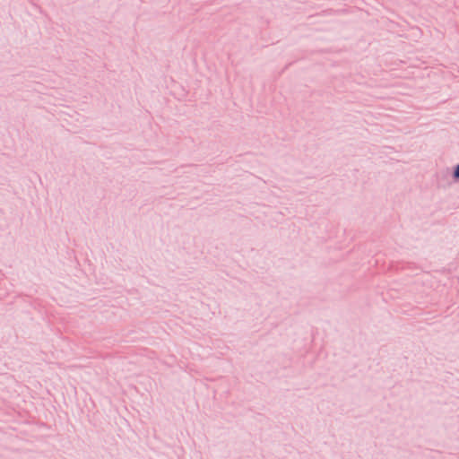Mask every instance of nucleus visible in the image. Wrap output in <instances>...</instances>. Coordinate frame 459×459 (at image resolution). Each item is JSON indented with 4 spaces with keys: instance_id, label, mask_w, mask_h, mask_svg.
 Listing matches in <instances>:
<instances>
[{
    "instance_id": "1",
    "label": "nucleus",
    "mask_w": 459,
    "mask_h": 459,
    "mask_svg": "<svg viewBox=\"0 0 459 459\" xmlns=\"http://www.w3.org/2000/svg\"><path fill=\"white\" fill-rule=\"evenodd\" d=\"M455 177L459 178V165L456 167V169L455 170Z\"/></svg>"
}]
</instances>
